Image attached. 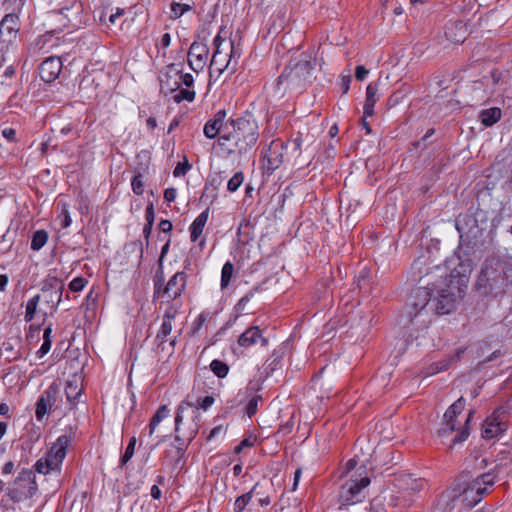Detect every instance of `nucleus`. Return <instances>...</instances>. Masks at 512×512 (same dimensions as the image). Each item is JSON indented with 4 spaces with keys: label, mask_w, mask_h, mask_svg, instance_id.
<instances>
[{
    "label": "nucleus",
    "mask_w": 512,
    "mask_h": 512,
    "mask_svg": "<svg viewBox=\"0 0 512 512\" xmlns=\"http://www.w3.org/2000/svg\"><path fill=\"white\" fill-rule=\"evenodd\" d=\"M495 483L492 473H482L473 476L470 472H463L455 480L451 490L442 497V502L451 500L454 504L464 508H472L483 498L489 486Z\"/></svg>",
    "instance_id": "obj_1"
},
{
    "label": "nucleus",
    "mask_w": 512,
    "mask_h": 512,
    "mask_svg": "<svg viewBox=\"0 0 512 512\" xmlns=\"http://www.w3.org/2000/svg\"><path fill=\"white\" fill-rule=\"evenodd\" d=\"M468 279L465 275L452 271L449 275L440 276L430 287L432 295L431 308L438 314H448L465 294Z\"/></svg>",
    "instance_id": "obj_2"
},
{
    "label": "nucleus",
    "mask_w": 512,
    "mask_h": 512,
    "mask_svg": "<svg viewBox=\"0 0 512 512\" xmlns=\"http://www.w3.org/2000/svg\"><path fill=\"white\" fill-rule=\"evenodd\" d=\"M225 145L231 143L229 152L239 154L250 151L258 141V123L254 116L245 113L236 118L229 119L227 132L224 131Z\"/></svg>",
    "instance_id": "obj_3"
},
{
    "label": "nucleus",
    "mask_w": 512,
    "mask_h": 512,
    "mask_svg": "<svg viewBox=\"0 0 512 512\" xmlns=\"http://www.w3.org/2000/svg\"><path fill=\"white\" fill-rule=\"evenodd\" d=\"M466 405L463 397L457 399L446 410L443 415V422L441 428L438 430L439 437L444 440H449V446L452 447L457 443L464 442L469 434L468 424L472 418V412L466 417L464 424L458 420Z\"/></svg>",
    "instance_id": "obj_4"
},
{
    "label": "nucleus",
    "mask_w": 512,
    "mask_h": 512,
    "mask_svg": "<svg viewBox=\"0 0 512 512\" xmlns=\"http://www.w3.org/2000/svg\"><path fill=\"white\" fill-rule=\"evenodd\" d=\"M432 295L429 287H420L414 290L407 303L405 316L410 323L408 329L424 331L430 324Z\"/></svg>",
    "instance_id": "obj_5"
},
{
    "label": "nucleus",
    "mask_w": 512,
    "mask_h": 512,
    "mask_svg": "<svg viewBox=\"0 0 512 512\" xmlns=\"http://www.w3.org/2000/svg\"><path fill=\"white\" fill-rule=\"evenodd\" d=\"M213 43L215 51L209 66L210 76L217 73V77H219L225 72L228 76L234 74L237 70L240 53L235 50L233 42L225 41L217 35Z\"/></svg>",
    "instance_id": "obj_6"
},
{
    "label": "nucleus",
    "mask_w": 512,
    "mask_h": 512,
    "mask_svg": "<svg viewBox=\"0 0 512 512\" xmlns=\"http://www.w3.org/2000/svg\"><path fill=\"white\" fill-rule=\"evenodd\" d=\"M365 466H360L349 478L342 484L339 494L341 505H354L360 503L365 498V489L370 484Z\"/></svg>",
    "instance_id": "obj_7"
},
{
    "label": "nucleus",
    "mask_w": 512,
    "mask_h": 512,
    "mask_svg": "<svg viewBox=\"0 0 512 512\" xmlns=\"http://www.w3.org/2000/svg\"><path fill=\"white\" fill-rule=\"evenodd\" d=\"M214 398L212 396H206L202 399L198 400V406H196L194 403L190 402L188 399L183 401L177 410L176 416H175V432L177 433L180 429V425L183 422V419L185 417L190 418V425H189V440H192L199 429V421L201 414L199 412V408H202L203 410L209 409L214 404Z\"/></svg>",
    "instance_id": "obj_8"
},
{
    "label": "nucleus",
    "mask_w": 512,
    "mask_h": 512,
    "mask_svg": "<svg viewBox=\"0 0 512 512\" xmlns=\"http://www.w3.org/2000/svg\"><path fill=\"white\" fill-rule=\"evenodd\" d=\"M312 76V67L309 61L299 60L290 63L278 78L277 88L284 86V89H302Z\"/></svg>",
    "instance_id": "obj_9"
},
{
    "label": "nucleus",
    "mask_w": 512,
    "mask_h": 512,
    "mask_svg": "<svg viewBox=\"0 0 512 512\" xmlns=\"http://www.w3.org/2000/svg\"><path fill=\"white\" fill-rule=\"evenodd\" d=\"M70 441V437L67 435L59 436L50 450L36 462V471L44 475L52 471H59Z\"/></svg>",
    "instance_id": "obj_10"
},
{
    "label": "nucleus",
    "mask_w": 512,
    "mask_h": 512,
    "mask_svg": "<svg viewBox=\"0 0 512 512\" xmlns=\"http://www.w3.org/2000/svg\"><path fill=\"white\" fill-rule=\"evenodd\" d=\"M37 491L35 475L31 470H22L8 489V495L14 502L31 498Z\"/></svg>",
    "instance_id": "obj_11"
},
{
    "label": "nucleus",
    "mask_w": 512,
    "mask_h": 512,
    "mask_svg": "<svg viewBox=\"0 0 512 512\" xmlns=\"http://www.w3.org/2000/svg\"><path fill=\"white\" fill-rule=\"evenodd\" d=\"M478 285L489 288L492 293L497 295L505 291V288L507 287V278L503 270L499 269L498 264H496V267L487 265L481 271Z\"/></svg>",
    "instance_id": "obj_12"
},
{
    "label": "nucleus",
    "mask_w": 512,
    "mask_h": 512,
    "mask_svg": "<svg viewBox=\"0 0 512 512\" xmlns=\"http://www.w3.org/2000/svg\"><path fill=\"white\" fill-rule=\"evenodd\" d=\"M19 31L18 17L7 14L0 22V49L11 53L15 49V41Z\"/></svg>",
    "instance_id": "obj_13"
},
{
    "label": "nucleus",
    "mask_w": 512,
    "mask_h": 512,
    "mask_svg": "<svg viewBox=\"0 0 512 512\" xmlns=\"http://www.w3.org/2000/svg\"><path fill=\"white\" fill-rule=\"evenodd\" d=\"M187 276L184 272H176L162 288L155 283V294H158L162 301L170 302L179 297L186 287Z\"/></svg>",
    "instance_id": "obj_14"
},
{
    "label": "nucleus",
    "mask_w": 512,
    "mask_h": 512,
    "mask_svg": "<svg viewBox=\"0 0 512 512\" xmlns=\"http://www.w3.org/2000/svg\"><path fill=\"white\" fill-rule=\"evenodd\" d=\"M227 112L224 109L217 111L213 118L208 120L203 128L204 135L209 139H214L217 136L218 143L221 146H225L224 131L227 132L229 119H226Z\"/></svg>",
    "instance_id": "obj_15"
},
{
    "label": "nucleus",
    "mask_w": 512,
    "mask_h": 512,
    "mask_svg": "<svg viewBox=\"0 0 512 512\" xmlns=\"http://www.w3.org/2000/svg\"><path fill=\"white\" fill-rule=\"evenodd\" d=\"M507 427L506 411L498 408L485 420L482 437L486 440L497 438L506 431Z\"/></svg>",
    "instance_id": "obj_16"
},
{
    "label": "nucleus",
    "mask_w": 512,
    "mask_h": 512,
    "mask_svg": "<svg viewBox=\"0 0 512 512\" xmlns=\"http://www.w3.org/2000/svg\"><path fill=\"white\" fill-rule=\"evenodd\" d=\"M209 47L201 41H194L188 51V65L196 73L201 72L207 64Z\"/></svg>",
    "instance_id": "obj_17"
},
{
    "label": "nucleus",
    "mask_w": 512,
    "mask_h": 512,
    "mask_svg": "<svg viewBox=\"0 0 512 512\" xmlns=\"http://www.w3.org/2000/svg\"><path fill=\"white\" fill-rule=\"evenodd\" d=\"M60 387L56 382H53L39 397L36 403L35 416L38 421H42L45 415L50 411L52 406L56 403Z\"/></svg>",
    "instance_id": "obj_18"
},
{
    "label": "nucleus",
    "mask_w": 512,
    "mask_h": 512,
    "mask_svg": "<svg viewBox=\"0 0 512 512\" xmlns=\"http://www.w3.org/2000/svg\"><path fill=\"white\" fill-rule=\"evenodd\" d=\"M287 144L281 140H273L267 148H264L263 154L267 160V169L274 171L278 169L284 162V151Z\"/></svg>",
    "instance_id": "obj_19"
},
{
    "label": "nucleus",
    "mask_w": 512,
    "mask_h": 512,
    "mask_svg": "<svg viewBox=\"0 0 512 512\" xmlns=\"http://www.w3.org/2000/svg\"><path fill=\"white\" fill-rule=\"evenodd\" d=\"M239 346L243 348H250L260 342L261 346L268 345V339L262 335L258 326H251L247 328L237 340Z\"/></svg>",
    "instance_id": "obj_20"
},
{
    "label": "nucleus",
    "mask_w": 512,
    "mask_h": 512,
    "mask_svg": "<svg viewBox=\"0 0 512 512\" xmlns=\"http://www.w3.org/2000/svg\"><path fill=\"white\" fill-rule=\"evenodd\" d=\"M61 70L62 62L60 58L49 57L41 63L39 73L44 82L50 83L58 78Z\"/></svg>",
    "instance_id": "obj_21"
},
{
    "label": "nucleus",
    "mask_w": 512,
    "mask_h": 512,
    "mask_svg": "<svg viewBox=\"0 0 512 512\" xmlns=\"http://www.w3.org/2000/svg\"><path fill=\"white\" fill-rule=\"evenodd\" d=\"M446 39L454 44L462 43L467 36V27L463 21H449L444 27Z\"/></svg>",
    "instance_id": "obj_22"
},
{
    "label": "nucleus",
    "mask_w": 512,
    "mask_h": 512,
    "mask_svg": "<svg viewBox=\"0 0 512 512\" xmlns=\"http://www.w3.org/2000/svg\"><path fill=\"white\" fill-rule=\"evenodd\" d=\"M82 394V384L80 378L76 375L72 376V378L68 379L65 386V395L67 400L74 404L79 401V398Z\"/></svg>",
    "instance_id": "obj_23"
},
{
    "label": "nucleus",
    "mask_w": 512,
    "mask_h": 512,
    "mask_svg": "<svg viewBox=\"0 0 512 512\" xmlns=\"http://www.w3.org/2000/svg\"><path fill=\"white\" fill-rule=\"evenodd\" d=\"M209 217V208L200 213L190 225V238L192 242H196L203 232L204 226Z\"/></svg>",
    "instance_id": "obj_24"
},
{
    "label": "nucleus",
    "mask_w": 512,
    "mask_h": 512,
    "mask_svg": "<svg viewBox=\"0 0 512 512\" xmlns=\"http://www.w3.org/2000/svg\"><path fill=\"white\" fill-rule=\"evenodd\" d=\"M170 65L165 68L160 76V89L165 95L176 92L180 88V82L169 77Z\"/></svg>",
    "instance_id": "obj_25"
},
{
    "label": "nucleus",
    "mask_w": 512,
    "mask_h": 512,
    "mask_svg": "<svg viewBox=\"0 0 512 512\" xmlns=\"http://www.w3.org/2000/svg\"><path fill=\"white\" fill-rule=\"evenodd\" d=\"M400 487L403 492H419L425 486V481L421 478H414L411 475L402 476L399 479Z\"/></svg>",
    "instance_id": "obj_26"
},
{
    "label": "nucleus",
    "mask_w": 512,
    "mask_h": 512,
    "mask_svg": "<svg viewBox=\"0 0 512 512\" xmlns=\"http://www.w3.org/2000/svg\"><path fill=\"white\" fill-rule=\"evenodd\" d=\"M377 93V85L370 83L366 88V99L363 107L364 116L370 117L374 114V105L378 100Z\"/></svg>",
    "instance_id": "obj_27"
},
{
    "label": "nucleus",
    "mask_w": 512,
    "mask_h": 512,
    "mask_svg": "<svg viewBox=\"0 0 512 512\" xmlns=\"http://www.w3.org/2000/svg\"><path fill=\"white\" fill-rule=\"evenodd\" d=\"M502 116V111L498 107L483 109L479 113V120L485 127H491L496 124Z\"/></svg>",
    "instance_id": "obj_28"
},
{
    "label": "nucleus",
    "mask_w": 512,
    "mask_h": 512,
    "mask_svg": "<svg viewBox=\"0 0 512 512\" xmlns=\"http://www.w3.org/2000/svg\"><path fill=\"white\" fill-rule=\"evenodd\" d=\"M55 290V296H56V307L60 304L62 300V293L64 290V283L56 278V277H48L44 282L42 286V291L45 293L47 291H53Z\"/></svg>",
    "instance_id": "obj_29"
},
{
    "label": "nucleus",
    "mask_w": 512,
    "mask_h": 512,
    "mask_svg": "<svg viewBox=\"0 0 512 512\" xmlns=\"http://www.w3.org/2000/svg\"><path fill=\"white\" fill-rule=\"evenodd\" d=\"M169 77L175 81H179L180 85H185L188 88L192 87L194 83L193 76L189 73H182L175 64L170 65Z\"/></svg>",
    "instance_id": "obj_30"
},
{
    "label": "nucleus",
    "mask_w": 512,
    "mask_h": 512,
    "mask_svg": "<svg viewBox=\"0 0 512 512\" xmlns=\"http://www.w3.org/2000/svg\"><path fill=\"white\" fill-rule=\"evenodd\" d=\"M256 487H257V485H254L253 488L249 492L239 496L235 500L234 512H243L244 511L246 506L250 503V501L253 497L254 491L256 490Z\"/></svg>",
    "instance_id": "obj_31"
},
{
    "label": "nucleus",
    "mask_w": 512,
    "mask_h": 512,
    "mask_svg": "<svg viewBox=\"0 0 512 512\" xmlns=\"http://www.w3.org/2000/svg\"><path fill=\"white\" fill-rule=\"evenodd\" d=\"M48 240V233L45 230H37L34 232L31 239V249L34 251L40 250Z\"/></svg>",
    "instance_id": "obj_32"
},
{
    "label": "nucleus",
    "mask_w": 512,
    "mask_h": 512,
    "mask_svg": "<svg viewBox=\"0 0 512 512\" xmlns=\"http://www.w3.org/2000/svg\"><path fill=\"white\" fill-rule=\"evenodd\" d=\"M233 272H234L233 264L229 261L226 262L223 265L222 271H221V282H220L221 289H225L229 286Z\"/></svg>",
    "instance_id": "obj_33"
},
{
    "label": "nucleus",
    "mask_w": 512,
    "mask_h": 512,
    "mask_svg": "<svg viewBox=\"0 0 512 512\" xmlns=\"http://www.w3.org/2000/svg\"><path fill=\"white\" fill-rule=\"evenodd\" d=\"M39 301L40 295H35L34 297L27 301L26 311L24 315V319L26 322H30L34 319Z\"/></svg>",
    "instance_id": "obj_34"
},
{
    "label": "nucleus",
    "mask_w": 512,
    "mask_h": 512,
    "mask_svg": "<svg viewBox=\"0 0 512 512\" xmlns=\"http://www.w3.org/2000/svg\"><path fill=\"white\" fill-rule=\"evenodd\" d=\"M195 98V92L188 87L183 89H178L176 92H174L173 100L177 103H180L181 101H188L191 102Z\"/></svg>",
    "instance_id": "obj_35"
},
{
    "label": "nucleus",
    "mask_w": 512,
    "mask_h": 512,
    "mask_svg": "<svg viewBox=\"0 0 512 512\" xmlns=\"http://www.w3.org/2000/svg\"><path fill=\"white\" fill-rule=\"evenodd\" d=\"M210 369L219 378H224L229 371L227 364L217 359L211 362Z\"/></svg>",
    "instance_id": "obj_36"
},
{
    "label": "nucleus",
    "mask_w": 512,
    "mask_h": 512,
    "mask_svg": "<svg viewBox=\"0 0 512 512\" xmlns=\"http://www.w3.org/2000/svg\"><path fill=\"white\" fill-rule=\"evenodd\" d=\"M244 174L241 171L236 172L227 182V190L231 193L236 192L243 184Z\"/></svg>",
    "instance_id": "obj_37"
},
{
    "label": "nucleus",
    "mask_w": 512,
    "mask_h": 512,
    "mask_svg": "<svg viewBox=\"0 0 512 512\" xmlns=\"http://www.w3.org/2000/svg\"><path fill=\"white\" fill-rule=\"evenodd\" d=\"M172 323H173L172 321H166V320L162 321L161 327L156 336V339H158L160 341V343H163L166 340V337L168 335H170L172 328H173Z\"/></svg>",
    "instance_id": "obj_38"
},
{
    "label": "nucleus",
    "mask_w": 512,
    "mask_h": 512,
    "mask_svg": "<svg viewBox=\"0 0 512 512\" xmlns=\"http://www.w3.org/2000/svg\"><path fill=\"white\" fill-rule=\"evenodd\" d=\"M135 445H136V438L132 437L130 439L129 444L126 447L125 453L121 457V464L122 465L126 464L132 458V456L134 455Z\"/></svg>",
    "instance_id": "obj_39"
},
{
    "label": "nucleus",
    "mask_w": 512,
    "mask_h": 512,
    "mask_svg": "<svg viewBox=\"0 0 512 512\" xmlns=\"http://www.w3.org/2000/svg\"><path fill=\"white\" fill-rule=\"evenodd\" d=\"M86 284H87V280L85 278L79 276V277L74 278L70 282L69 289L72 292H80L85 288Z\"/></svg>",
    "instance_id": "obj_40"
},
{
    "label": "nucleus",
    "mask_w": 512,
    "mask_h": 512,
    "mask_svg": "<svg viewBox=\"0 0 512 512\" xmlns=\"http://www.w3.org/2000/svg\"><path fill=\"white\" fill-rule=\"evenodd\" d=\"M132 190L137 195H142L144 192V184L141 174H137L131 181Z\"/></svg>",
    "instance_id": "obj_41"
},
{
    "label": "nucleus",
    "mask_w": 512,
    "mask_h": 512,
    "mask_svg": "<svg viewBox=\"0 0 512 512\" xmlns=\"http://www.w3.org/2000/svg\"><path fill=\"white\" fill-rule=\"evenodd\" d=\"M261 400V397L256 395L253 396L247 403L246 406V413L249 418H251L253 415L256 414L258 409V402Z\"/></svg>",
    "instance_id": "obj_42"
},
{
    "label": "nucleus",
    "mask_w": 512,
    "mask_h": 512,
    "mask_svg": "<svg viewBox=\"0 0 512 512\" xmlns=\"http://www.w3.org/2000/svg\"><path fill=\"white\" fill-rule=\"evenodd\" d=\"M291 145L293 147L292 154L295 158H298L301 155L303 145V139L300 133L291 141Z\"/></svg>",
    "instance_id": "obj_43"
},
{
    "label": "nucleus",
    "mask_w": 512,
    "mask_h": 512,
    "mask_svg": "<svg viewBox=\"0 0 512 512\" xmlns=\"http://www.w3.org/2000/svg\"><path fill=\"white\" fill-rule=\"evenodd\" d=\"M178 312L179 306L177 304H170L164 312L163 320L173 322Z\"/></svg>",
    "instance_id": "obj_44"
},
{
    "label": "nucleus",
    "mask_w": 512,
    "mask_h": 512,
    "mask_svg": "<svg viewBox=\"0 0 512 512\" xmlns=\"http://www.w3.org/2000/svg\"><path fill=\"white\" fill-rule=\"evenodd\" d=\"M225 178L224 172H218L211 175L208 181L215 189H218L224 182Z\"/></svg>",
    "instance_id": "obj_45"
},
{
    "label": "nucleus",
    "mask_w": 512,
    "mask_h": 512,
    "mask_svg": "<svg viewBox=\"0 0 512 512\" xmlns=\"http://www.w3.org/2000/svg\"><path fill=\"white\" fill-rule=\"evenodd\" d=\"M189 169H190V165L188 164L187 161L184 162V163L179 162L177 164V166L175 167L174 171H173V175L175 177H179L181 175H185L188 172Z\"/></svg>",
    "instance_id": "obj_46"
},
{
    "label": "nucleus",
    "mask_w": 512,
    "mask_h": 512,
    "mask_svg": "<svg viewBox=\"0 0 512 512\" xmlns=\"http://www.w3.org/2000/svg\"><path fill=\"white\" fill-rule=\"evenodd\" d=\"M208 314L207 313H201L197 319L195 320L194 326H193V333H197L201 327L204 325V323L207 321Z\"/></svg>",
    "instance_id": "obj_47"
},
{
    "label": "nucleus",
    "mask_w": 512,
    "mask_h": 512,
    "mask_svg": "<svg viewBox=\"0 0 512 512\" xmlns=\"http://www.w3.org/2000/svg\"><path fill=\"white\" fill-rule=\"evenodd\" d=\"M52 341H44L40 347V349L37 351L38 358H43L51 349Z\"/></svg>",
    "instance_id": "obj_48"
},
{
    "label": "nucleus",
    "mask_w": 512,
    "mask_h": 512,
    "mask_svg": "<svg viewBox=\"0 0 512 512\" xmlns=\"http://www.w3.org/2000/svg\"><path fill=\"white\" fill-rule=\"evenodd\" d=\"M183 15V7L181 3H172L171 5V18L177 19Z\"/></svg>",
    "instance_id": "obj_49"
},
{
    "label": "nucleus",
    "mask_w": 512,
    "mask_h": 512,
    "mask_svg": "<svg viewBox=\"0 0 512 512\" xmlns=\"http://www.w3.org/2000/svg\"><path fill=\"white\" fill-rule=\"evenodd\" d=\"M162 422V420H160L158 417H156L155 415H153V417L151 418V421L149 423V432H148V436L149 438H152L154 433H155V430L156 428L159 426V424Z\"/></svg>",
    "instance_id": "obj_50"
},
{
    "label": "nucleus",
    "mask_w": 512,
    "mask_h": 512,
    "mask_svg": "<svg viewBox=\"0 0 512 512\" xmlns=\"http://www.w3.org/2000/svg\"><path fill=\"white\" fill-rule=\"evenodd\" d=\"M71 222H72V220H71L69 211L66 208H64L62 215H61V222H60L61 228L69 227Z\"/></svg>",
    "instance_id": "obj_51"
},
{
    "label": "nucleus",
    "mask_w": 512,
    "mask_h": 512,
    "mask_svg": "<svg viewBox=\"0 0 512 512\" xmlns=\"http://www.w3.org/2000/svg\"><path fill=\"white\" fill-rule=\"evenodd\" d=\"M145 216H146V220L148 222V226L149 227H152L153 225V221H154V217H155V214H154V207L152 204H149L147 207H146V212H145Z\"/></svg>",
    "instance_id": "obj_52"
},
{
    "label": "nucleus",
    "mask_w": 512,
    "mask_h": 512,
    "mask_svg": "<svg viewBox=\"0 0 512 512\" xmlns=\"http://www.w3.org/2000/svg\"><path fill=\"white\" fill-rule=\"evenodd\" d=\"M177 197V190L175 188H167L164 191V199L167 202H173Z\"/></svg>",
    "instance_id": "obj_53"
},
{
    "label": "nucleus",
    "mask_w": 512,
    "mask_h": 512,
    "mask_svg": "<svg viewBox=\"0 0 512 512\" xmlns=\"http://www.w3.org/2000/svg\"><path fill=\"white\" fill-rule=\"evenodd\" d=\"M2 135L5 137L8 141L12 142L16 138V130L10 127H6L2 130Z\"/></svg>",
    "instance_id": "obj_54"
},
{
    "label": "nucleus",
    "mask_w": 512,
    "mask_h": 512,
    "mask_svg": "<svg viewBox=\"0 0 512 512\" xmlns=\"http://www.w3.org/2000/svg\"><path fill=\"white\" fill-rule=\"evenodd\" d=\"M369 71L362 65L356 67L355 76L358 80L363 81L368 75Z\"/></svg>",
    "instance_id": "obj_55"
},
{
    "label": "nucleus",
    "mask_w": 512,
    "mask_h": 512,
    "mask_svg": "<svg viewBox=\"0 0 512 512\" xmlns=\"http://www.w3.org/2000/svg\"><path fill=\"white\" fill-rule=\"evenodd\" d=\"M357 466V461L355 459H350L347 463H346V476L347 478L350 477V475L352 473H354L358 468H356Z\"/></svg>",
    "instance_id": "obj_56"
},
{
    "label": "nucleus",
    "mask_w": 512,
    "mask_h": 512,
    "mask_svg": "<svg viewBox=\"0 0 512 512\" xmlns=\"http://www.w3.org/2000/svg\"><path fill=\"white\" fill-rule=\"evenodd\" d=\"M169 409L166 405H162L158 408L156 413L154 414L156 417H158L160 420H163L169 416Z\"/></svg>",
    "instance_id": "obj_57"
},
{
    "label": "nucleus",
    "mask_w": 512,
    "mask_h": 512,
    "mask_svg": "<svg viewBox=\"0 0 512 512\" xmlns=\"http://www.w3.org/2000/svg\"><path fill=\"white\" fill-rule=\"evenodd\" d=\"M350 82H351V77L350 76L342 77V79H341V90H342L343 94L348 93L349 88H350Z\"/></svg>",
    "instance_id": "obj_58"
},
{
    "label": "nucleus",
    "mask_w": 512,
    "mask_h": 512,
    "mask_svg": "<svg viewBox=\"0 0 512 512\" xmlns=\"http://www.w3.org/2000/svg\"><path fill=\"white\" fill-rule=\"evenodd\" d=\"M159 229L164 233L170 232L172 230V223L169 220H161Z\"/></svg>",
    "instance_id": "obj_59"
},
{
    "label": "nucleus",
    "mask_w": 512,
    "mask_h": 512,
    "mask_svg": "<svg viewBox=\"0 0 512 512\" xmlns=\"http://www.w3.org/2000/svg\"><path fill=\"white\" fill-rule=\"evenodd\" d=\"M13 470H14V463L12 461H8L2 467V474L9 475L13 472Z\"/></svg>",
    "instance_id": "obj_60"
},
{
    "label": "nucleus",
    "mask_w": 512,
    "mask_h": 512,
    "mask_svg": "<svg viewBox=\"0 0 512 512\" xmlns=\"http://www.w3.org/2000/svg\"><path fill=\"white\" fill-rule=\"evenodd\" d=\"M301 474H302V470L300 468H298L294 473V481H293V485H292V491H295L297 489L300 478H301Z\"/></svg>",
    "instance_id": "obj_61"
},
{
    "label": "nucleus",
    "mask_w": 512,
    "mask_h": 512,
    "mask_svg": "<svg viewBox=\"0 0 512 512\" xmlns=\"http://www.w3.org/2000/svg\"><path fill=\"white\" fill-rule=\"evenodd\" d=\"M124 14V10L118 8L115 13H112L109 17V21L112 24H115L117 19Z\"/></svg>",
    "instance_id": "obj_62"
},
{
    "label": "nucleus",
    "mask_w": 512,
    "mask_h": 512,
    "mask_svg": "<svg viewBox=\"0 0 512 512\" xmlns=\"http://www.w3.org/2000/svg\"><path fill=\"white\" fill-rule=\"evenodd\" d=\"M223 433V427L222 426H217L215 428H213L211 431H210V434L208 436V439L209 440H212L214 438H216L219 434Z\"/></svg>",
    "instance_id": "obj_63"
},
{
    "label": "nucleus",
    "mask_w": 512,
    "mask_h": 512,
    "mask_svg": "<svg viewBox=\"0 0 512 512\" xmlns=\"http://www.w3.org/2000/svg\"><path fill=\"white\" fill-rule=\"evenodd\" d=\"M171 43V36L169 33H165L162 37H161V41H160V44L163 48H167Z\"/></svg>",
    "instance_id": "obj_64"
}]
</instances>
